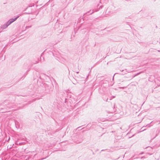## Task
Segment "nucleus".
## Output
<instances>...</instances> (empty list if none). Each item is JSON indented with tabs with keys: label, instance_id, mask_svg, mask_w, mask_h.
<instances>
[{
	"label": "nucleus",
	"instance_id": "obj_1",
	"mask_svg": "<svg viewBox=\"0 0 160 160\" xmlns=\"http://www.w3.org/2000/svg\"><path fill=\"white\" fill-rule=\"evenodd\" d=\"M17 18H15L11 19L10 20H9V22H10V24L11 23L13 22L14 21H15L16 20V19H17Z\"/></svg>",
	"mask_w": 160,
	"mask_h": 160
},
{
	"label": "nucleus",
	"instance_id": "obj_2",
	"mask_svg": "<svg viewBox=\"0 0 160 160\" xmlns=\"http://www.w3.org/2000/svg\"><path fill=\"white\" fill-rule=\"evenodd\" d=\"M115 96H111V97H110V100H112V98H115Z\"/></svg>",
	"mask_w": 160,
	"mask_h": 160
},
{
	"label": "nucleus",
	"instance_id": "obj_3",
	"mask_svg": "<svg viewBox=\"0 0 160 160\" xmlns=\"http://www.w3.org/2000/svg\"><path fill=\"white\" fill-rule=\"evenodd\" d=\"M93 12H92V13H91V14H92V13Z\"/></svg>",
	"mask_w": 160,
	"mask_h": 160
}]
</instances>
